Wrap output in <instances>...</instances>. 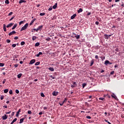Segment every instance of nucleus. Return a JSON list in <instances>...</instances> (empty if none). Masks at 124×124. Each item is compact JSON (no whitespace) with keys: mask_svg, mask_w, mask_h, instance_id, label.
Wrapping results in <instances>:
<instances>
[{"mask_svg":"<svg viewBox=\"0 0 124 124\" xmlns=\"http://www.w3.org/2000/svg\"><path fill=\"white\" fill-rule=\"evenodd\" d=\"M29 27V23H26L22 28L20 29V31H25V30H27V28Z\"/></svg>","mask_w":124,"mask_h":124,"instance_id":"nucleus-1","label":"nucleus"},{"mask_svg":"<svg viewBox=\"0 0 124 124\" xmlns=\"http://www.w3.org/2000/svg\"><path fill=\"white\" fill-rule=\"evenodd\" d=\"M42 28H43V25H41L38 27V28L36 29V32H37L39 31H41Z\"/></svg>","mask_w":124,"mask_h":124,"instance_id":"nucleus-2","label":"nucleus"},{"mask_svg":"<svg viewBox=\"0 0 124 124\" xmlns=\"http://www.w3.org/2000/svg\"><path fill=\"white\" fill-rule=\"evenodd\" d=\"M8 118V116L6 114H4V116L2 117V120H6Z\"/></svg>","mask_w":124,"mask_h":124,"instance_id":"nucleus-3","label":"nucleus"},{"mask_svg":"<svg viewBox=\"0 0 124 124\" xmlns=\"http://www.w3.org/2000/svg\"><path fill=\"white\" fill-rule=\"evenodd\" d=\"M58 93H59L58 92L54 91L52 93V95H53L54 96H57V95H58Z\"/></svg>","mask_w":124,"mask_h":124,"instance_id":"nucleus-4","label":"nucleus"},{"mask_svg":"<svg viewBox=\"0 0 124 124\" xmlns=\"http://www.w3.org/2000/svg\"><path fill=\"white\" fill-rule=\"evenodd\" d=\"M34 62H35V60L32 59L30 62L29 64H33Z\"/></svg>","mask_w":124,"mask_h":124,"instance_id":"nucleus-5","label":"nucleus"},{"mask_svg":"<svg viewBox=\"0 0 124 124\" xmlns=\"http://www.w3.org/2000/svg\"><path fill=\"white\" fill-rule=\"evenodd\" d=\"M35 20H36V19L34 18L33 19H32L31 22L30 23V26H31L32 25V24H33V23L34 22V21H35Z\"/></svg>","mask_w":124,"mask_h":124,"instance_id":"nucleus-6","label":"nucleus"},{"mask_svg":"<svg viewBox=\"0 0 124 124\" xmlns=\"http://www.w3.org/2000/svg\"><path fill=\"white\" fill-rule=\"evenodd\" d=\"M15 33H16V31H13L9 33V35L10 36L12 35V34H15Z\"/></svg>","mask_w":124,"mask_h":124,"instance_id":"nucleus-7","label":"nucleus"},{"mask_svg":"<svg viewBox=\"0 0 124 124\" xmlns=\"http://www.w3.org/2000/svg\"><path fill=\"white\" fill-rule=\"evenodd\" d=\"M20 112H21V109H19L17 112L16 114V117H18L19 116V114L20 113Z\"/></svg>","mask_w":124,"mask_h":124,"instance_id":"nucleus-8","label":"nucleus"},{"mask_svg":"<svg viewBox=\"0 0 124 124\" xmlns=\"http://www.w3.org/2000/svg\"><path fill=\"white\" fill-rule=\"evenodd\" d=\"M77 15H76V14H74L73 16H71V20H73V19H74L75 18V17H76Z\"/></svg>","mask_w":124,"mask_h":124,"instance_id":"nucleus-9","label":"nucleus"},{"mask_svg":"<svg viewBox=\"0 0 124 124\" xmlns=\"http://www.w3.org/2000/svg\"><path fill=\"white\" fill-rule=\"evenodd\" d=\"M57 5H58V3H55V4L52 7L53 9H56V8H57Z\"/></svg>","mask_w":124,"mask_h":124,"instance_id":"nucleus-10","label":"nucleus"},{"mask_svg":"<svg viewBox=\"0 0 124 124\" xmlns=\"http://www.w3.org/2000/svg\"><path fill=\"white\" fill-rule=\"evenodd\" d=\"M23 2H27V1L25 0H20L19 1V3L21 4V3H23Z\"/></svg>","mask_w":124,"mask_h":124,"instance_id":"nucleus-11","label":"nucleus"},{"mask_svg":"<svg viewBox=\"0 0 124 124\" xmlns=\"http://www.w3.org/2000/svg\"><path fill=\"white\" fill-rule=\"evenodd\" d=\"M12 26H13V23H10L6 26V28H10V27H12Z\"/></svg>","mask_w":124,"mask_h":124,"instance_id":"nucleus-12","label":"nucleus"},{"mask_svg":"<svg viewBox=\"0 0 124 124\" xmlns=\"http://www.w3.org/2000/svg\"><path fill=\"white\" fill-rule=\"evenodd\" d=\"M111 97H113L114 98V99H117V96H116V95L115 94H111Z\"/></svg>","mask_w":124,"mask_h":124,"instance_id":"nucleus-13","label":"nucleus"},{"mask_svg":"<svg viewBox=\"0 0 124 124\" xmlns=\"http://www.w3.org/2000/svg\"><path fill=\"white\" fill-rule=\"evenodd\" d=\"M81 12H83V9L82 8H79L78 10V13H80Z\"/></svg>","mask_w":124,"mask_h":124,"instance_id":"nucleus-14","label":"nucleus"},{"mask_svg":"<svg viewBox=\"0 0 124 124\" xmlns=\"http://www.w3.org/2000/svg\"><path fill=\"white\" fill-rule=\"evenodd\" d=\"M75 37H76L77 39H79V38H80V35L75 34Z\"/></svg>","mask_w":124,"mask_h":124,"instance_id":"nucleus-15","label":"nucleus"},{"mask_svg":"<svg viewBox=\"0 0 124 124\" xmlns=\"http://www.w3.org/2000/svg\"><path fill=\"white\" fill-rule=\"evenodd\" d=\"M105 39H108L109 35L108 34H105L104 35Z\"/></svg>","mask_w":124,"mask_h":124,"instance_id":"nucleus-16","label":"nucleus"},{"mask_svg":"<svg viewBox=\"0 0 124 124\" xmlns=\"http://www.w3.org/2000/svg\"><path fill=\"white\" fill-rule=\"evenodd\" d=\"M16 121H17V118H15L12 122L11 123V124H14V123H15V122H16Z\"/></svg>","mask_w":124,"mask_h":124,"instance_id":"nucleus-17","label":"nucleus"},{"mask_svg":"<svg viewBox=\"0 0 124 124\" xmlns=\"http://www.w3.org/2000/svg\"><path fill=\"white\" fill-rule=\"evenodd\" d=\"M42 54H43L42 52H39L38 53V54H37L36 55V57H39V56H40V55H42Z\"/></svg>","mask_w":124,"mask_h":124,"instance_id":"nucleus-18","label":"nucleus"},{"mask_svg":"<svg viewBox=\"0 0 124 124\" xmlns=\"http://www.w3.org/2000/svg\"><path fill=\"white\" fill-rule=\"evenodd\" d=\"M3 31H6V26H5V24H3Z\"/></svg>","mask_w":124,"mask_h":124,"instance_id":"nucleus-19","label":"nucleus"},{"mask_svg":"<svg viewBox=\"0 0 124 124\" xmlns=\"http://www.w3.org/2000/svg\"><path fill=\"white\" fill-rule=\"evenodd\" d=\"M22 75H23V74H19L18 75H17V78H18V79H20V78H21V77H22Z\"/></svg>","mask_w":124,"mask_h":124,"instance_id":"nucleus-20","label":"nucleus"},{"mask_svg":"<svg viewBox=\"0 0 124 124\" xmlns=\"http://www.w3.org/2000/svg\"><path fill=\"white\" fill-rule=\"evenodd\" d=\"M24 118L20 119L19 124H22L23 122H24Z\"/></svg>","mask_w":124,"mask_h":124,"instance_id":"nucleus-21","label":"nucleus"},{"mask_svg":"<svg viewBox=\"0 0 124 124\" xmlns=\"http://www.w3.org/2000/svg\"><path fill=\"white\" fill-rule=\"evenodd\" d=\"M17 27V24H16L14 25L13 28H12V30H15L16 28Z\"/></svg>","mask_w":124,"mask_h":124,"instance_id":"nucleus-22","label":"nucleus"},{"mask_svg":"<svg viewBox=\"0 0 124 124\" xmlns=\"http://www.w3.org/2000/svg\"><path fill=\"white\" fill-rule=\"evenodd\" d=\"M105 64H106V65H107V64H109V61L106 60L105 62Z\"/></svg>","mask_w":124,"mask_h":124,"instance_id":"nucleus-23","label":"nucleus"},{"mask_svg":"<svg viewBox=\"0 0 124 124\" xmlns=\"http://www.w3.org/2000/svg\"><path fill=\"white\" fill-rule=\"evenodd\" d=\"M39 45H40V43H39V42H37L35 44V46L37 47L39 46Z\"/></svg>","mask_w":124,"mask_h":124,"instance_id":"nucleus-24","label":"nucleus"},{"mask_svg":"<svg viewBox=\"0 0 124 124\" xmlns=\"http://www.w3.org/2000/svg\"><path fill=\"white\" fill-rule=\"evenodd\" d=\"M4 93H8V89H4Z\"/></svg>","mask_w":124,"mask_h":124,"instance_id":"nucleus-25","label":"nucleus"},{"mask_svg":"<svg viewBox=\"0 0 124 124\" xmlns=\"http://www.w3.org/2000/svg\"><path fill=\"white\" fill-rule=\"evenodd\" d=\"M93 60H92L90 63V66H92L93 64Z\"/></svg>","mask_w":124,"mask_h":124,"instance_id":"nucleus-26","label":"nucleus"},{"mask_svg":"<svg viewBox=\"0 0 124 124\" xmlns=\"http://www.w3.org/2000/svg\"><path fill=\"white\" fill-rule=\"evenodd\" d=\"M46 41H50V40H51V38L48 37H47V38L46 39Z\"/></svg>","mask_w":124,"mask_h":124,"instance_id":"nucleus-27","label":"nucleus"},{"mask_svg":"<svg viewBox=\"0 0 124 124\" xmlns=\"http://www.w3.org/2000/svg\"><path fill=\"white\" fill-rule=\"evenodd\" d=\"M36 38H37L36 36H33L32 39L33 41H34V40H35V39H36Z\"/></svg>","mask_w":124,"mask_h":124,"instance_id":"nucleus-28","label":"nucleus"},{"mask_svg":"<svg viewBox=\"0 0 124 124\" xmlns=\"http://www.w3.org/2000/svg\"><path fill=\"white\" fill-rule=\"evenodd\" d=\"M40 64V62H37L35 63V65H39Z\"/></svg>","mask_w":124,"mask_h":124,"instance_id":"nucleus-29","label":"nucleus"},{"mask_svg":"<svg viewBox=\"0 0 124 124\" xmlns=\"http://www.w3.org/2000/svg\"><path fill=\"white\" fill-rule=\"evenodd\" d=\"M48 70H50V71H54V69L52 67H49L48 68Z\"/></svg>","mask_w":124,"mask_h":124,"instance_id":"nucleus-30","label":"nucleus"},{"mask_svg":"<svg viewBox=\"0 0 124 124\" xmlns=\"http://www.w3.org/2000/svg\"><path fill=\"white\" fill-rule=\"evenodd\" d=\"M5 3H6V4H9V0H5Z\"/></svg>","mask_w":124,"mask_h":124,"instance_id":"nucleus-31","label":"nucleus"},{"mask_svg":"<svg viewBox=\"0 0 124 124\" xmlns=\"http://www.w3.org/2000/svg\"><path fill=\"white\" fill-rule=\"evenodd\" d=\"M41 96H42V97H45V95H44V93H41Z\"/></svg>","mask_w":124,"mask_h":124,"instance_id":"nucleus-32","label":"nucleus"},{"mask_svg":"<svg viewBox=\"0 0 124 124\" xmlns=\"http://www.w3.org/2000/svg\"><path fill=\"white\" fill-rule=\"evenodd\" d=\"M45 15V13H41L40 14V16H44Z\"/></svg>","mask_w":124,"mask_h":124,"instance_id":"nucleus-33","label":"nucleus"},{"mask_svg":"<svg viewBox=\"0 0 124 124\" xmlns=\"http://www.w3.org/2000/svg\"><path fill=\"white\" fill-rule=\"evenodd\" d=\"M25 43L24 41H22L20 43L21 46H23V45H25Z\"/></svg>","mask_w":124,"mask_h":124,"instance_id":"nucleus-34","label":"nucleus"},{"mask_svg":"<svg viewBox=\"0 0 124 124\" xmlns=\"http://www.w3.org/2000/svg\"><path fill=\"white\" fill-rule=\"evenodd\" d=\"M0 66L1 67L4 66V63H0Z\"/></svg>","mask_w":124,"mask_h":124,"instance_id":"nucleus-35","label":"nucleus"},{"mask_svg":"<svg viewBox=\"0 0 124 124\" xmlns=\"http://www.w3.org/2000/svg\"><path fill=\"white\" fill-rule=\"evenodd\" d=\"M86 85H87V84H86V83L82 84V88H84L85 87H86Z\"/></svg>","mask_w":124,"mask_h":124,"instance_id":"nucleus-36","label":"nucleus"},{"mask_svg":"<svg viewBox=\"0 0 124 124\" xmlns=\"http://www.w3.org/2000/svg\"><path fill=\"white\" fill-rule=\"evenodd\" d=\"M4 98V96H3V95L0 96L1 100H2Z\"/></svg>","mask_w":124,"mask_h":124,"instance_id":"nucleus-37","label":"nucleus"},{"mask_svg":"<svg viewBox=\"0 0 124 124\" xmlns=\"http://www.w3.org/2000/svg\"><path fill=\"white\" fill-rule=\"evenodd\" d=\"M114 73H115V71H112L110 72V75H113L114 74Z\"/></svg>","mask_w":124,"mask_h":124,"instance_id":"nucleus-38","label":"nucleus"},{"mask_svg":"<svg viewBox=\"0 0 124 124\" xmlns=\"http://www.w3.org/2000/svg\"><path fill=\"white\" fill-rule=\"evenodd\" d=\"M28 114H29V115L31 114V110H28Z\"/></svg>","mask_w":124,"mask_h":124,"instance_id":"nucleus-39","label":"nucleus"},{"mask_svg":"<svg viewBox=\"0 0 124 124\" xmlns=\"http://www.w3.org/2000/svg\"><path fill=\"white\" fill-rule=\"evenodd\" d=\"M12 46L13 47V48H15V47H16V44H14L12 45Z\"/></svg>","mask_w":124,"mask_h":124,"instance_id":"nucleus-40","label":"nucleus"},{"mask_svg":"<svg viewBox=\"0 0 124 124\" xmlns=\"http://www.w3.org/2000/svg\"><path fill=\"white\" fill-rule=\"evenodd\" d=\"M63 103H64L63 102L62 103L60 102L59 104L60 105V106H62V105H63Z\"/></svg>","mask_w":124,"mask_h":124,"instance_id":"nucleus-41","label":"nucleus"},{"mask_svg":"<svg viewBox=\"0 0 124 124\" xmlns=\"http://www.w3.org/2000/svg\"><path fill=\"white\" fill-rule=\"evenodd\" d=\"M53 9V7H50V8L48 9V11H51Z\"/></svg>","mask_w":124,"mask_h":124,"instance_id":"nucleus-42","label":"nucleus"},{"mask_svg":"<svg viewBox=\"0 0 124 124\" xmlns=\"http://www.w3.org/2000/svg\"><path fill=\"white\" fill-rule=\"evenodd\" d=\"M49 77H50L52 79H56V78L55 77H53L52 75L49 76Z\"/></svg>","mask_w":124,"mask_h":124,"instance_id":"nucleus-43","label":"nucleus"},{"mask_svg":"<svg viewBox=\"0 0 124 124\" xmlns=\"http://www.w3.org/2000/svg\"><path fill=\"white\" fill-rule=\"evenodd\" d=\"M86 119H92V117H91V116H86Z\"/></svg>","mask_w":124,"mask_h":124,"instance_id":"nucleus-44","label":"nucleus"},{"mask_svg":"<svg viewBox=\"0 0 124 124\" xmlns=\"http://www.w3.org/2000/svg\"><path fill=\"white\" fill-rule=\"evenodd\" d=\"M9 93L10 94H12V93H13L12 90H10Z\"/></svg>","mask_w":124,"mask_h":124,"instance_id":"nucleus-45","label":"nucleus"},{"mask_svg":"<svg viewBox=\"0 0 124 124\" xmlns=\"http://www.w3.org/2000/svg\"><path fill=\"white\" fill-rule=\"evenodd\" d=\"M15 18V16H12L9 20V21H12L13 19H14Z\"/></svg>","mask_w":124,"mask_h":124,"instance_id":"nucleus-46","label":"nucleus"},{"mask_svg":"<svg viewBox=\"0 0 124 124\" xmlns=\"http://www.w3.org/2000/svg\"><path fill=\"white\" fill-rule=\"evenodd\" d=\"M13 14V12H11L9 14H8V16H10L11 15H12Z\"/></svg>","mask_w":124,"mask_h":124,"instance_id":"nucleus-47","label":"nucleus"},{"mask_svg":"<svg viewBox=\"0 0 124 124\" xmlns=\"http://www.w3.org/2000/svg\"><path fill=\"white\" fill-rule=\"evenodd\" d=\"M99 100H104V98L103 97H101L99 98Z\"/></svg>","mask_w":124,"mask_h":124,"instance_id":"nucleus-48","label":"nucleus"},{"mask_svg":"<svg viewBox=\"0 0 124 124\" xmlns=\"http://www.w3.org/2000/svg\"><path fill=\"white\" fill-rule=\"evenodd\" d=\"M6 81V79H4L3 81H2V84H5Z\"/></svg>","mask_w":124,"mask_h":124,"instance_id":"nucleus-49","label":"nucleus"},{"mask_svg":"<svg viewBox=\"0 0 124 124\" xmlns=\"http://www.w3.org/2000/svg\"><path fill=\"white\" fill-rule=\"evenodd\" d=\"M16 93H19V90H17V89H16Z\"/></svg>","mask_w":124,"mask_h":124,"instance_id":"nucleus-50","label":"nucleus"},{"mask_svg":"<svg viewBox=\"0 0 124 124\" xmlns=\"http://www.w3.org/2000/svg\"><path fill=\"white\" fill-rule=\"evenodd\" d=\"M19 38L18 37V36H16L14 37V39H15L16 40H17V39H18Z\"/></svg>","mask_w":124,"mask_h":124,"instance_id":"nucleus-51","label":"nucleus"},{"mask_svg":"<svg viewBox=\"0 0 124 124\" xmlns=\"http://www.w3.org/2000/svg\"><path fill=\"white\" fill-rule=\"evenodd\" d=\"M101 60H102V61H103V60H105V57H101Z\"/></svg>","mask_w":124,"mask_h":124,"instance_id":"nucleus-52","label":"nucleus"},{"mask_svg":"<svg viewBox=\"0 0 124 124\" xmlns=\"http://www.w3.org/2000/svg\"><path fill=\"white\" fill-rule=\"evenodd\" d=\"M6 42L7 43H10V40H9V39L7 40Z\"/></svg>","mask_w":124,"mask_h":124,"instance_id":"nucleus-53","label":"nucleus"},{"mask_svg":"<svg viewBox=\"0 0 124 124\" xmlns=\"http://www.w3.org/2000/svg\"><path fill=\"white\" fill-rule=\"evenodd\" d=\"M23 23H24V22L23 21L19 22V26H21V24H23Z\"/></svg>","mask_w":124,"mask_h":124,"instance_id":"nucleus-54","label":"nucleus"},{"mask_svg":"<svg viewBox=\"0 0 124 124\" xmlns=\"http://www.w3.org/2000/svg\"><path fill=\"white\" fill-rule=\"evenodd\" d=\"M48 109V108L47 107H44V110H47Z\"/></svg>","mask_w":124,"mask_h":124,"instance_id":"nucleus-55","label":"nucleus"},{"mask_svg":"<svg viewBox=\"0 0 124 124\" xmlns=\"http://www.w3.org/2000/svg\"><path fill=\"white\" fill-rule=\"evenodd\" d=\"M99 24V22H98V21L95 22V25H98Z\"/></svg>","mask_w":124,"mask_h":124,"instance_id":"nucleus-56","label":"nucleus"},{"mask_svg":"<svg viewBox=\"0 0 124 124\" xmlns=\"http://www.w3.org/2000/svg\"><path fill=\"white\" fill-rule=\"evenodd\" d=\"M15 67H18V64H16L14 65Z\"/></svg>","mask_w":124,"mask_h":124,"instance_id":"nucleus-57","label":"nucleus"},{"mask_svg":"<svg viewBox=\"0 0 124 124\" xmlns=\"http://www.w3.org/2000/svg\"><path fill=\"white\" fill-rule=\"evenodd\" d=\"M73 85H74V86H75V85H76V82L74 81L73 82Z\"/></svg>","mask_w":124,"mask_h":124,"instance_id":"nucleus-58","label":"nucleus"},{"mask_svg":"<svg viewBox=\"0 0 124 124\" xmlns=\"http://www.w3.org/2000/svg\"><path fill=\"white\" fill-rule=\"evenodd\" d=\"M66 100H67L66 98H65L64 101H63V102L64 103V102H65V101H66Z\"/></svg>","mask_w":124,"mask_h":124,"instance_id":"nucleus-59","label":"nucleus"},{"mask_svg":"<svg viewBox=\"0 0 124 124\" xmlns=\"http://www.w3.org/2000/svg\"><path fill=\"white\" fill-rule=\"evenodd\" d=\"M115 51H116V52H118V51H119V48H116L115 49Z\"/></svg>","mask_w":124,"mask_h":124,"instance_id":"nucleus-60","label":"nucleus"},{"mask_svg":"<svg viewBox=\"0 0 124 124\" xmlns=\"http://www.w3.org/2000/svg\"><path fill=\"white\" fill-rule=\"evenodd\" d=\"M120 0H115V1L116 2H120Z\"/></svg>","mask_w":124,"mask_h":124,"instance_id":"nucleus-61","label":"nucleus"},{"mask_svg":"<svg viewBox=\"0 0 124 124\" xmlns=\"http://www.w3.org/2000/svg\"><path fill=\"white\" fill-rule=\"evenodd\" d=\"M95 59H98V56L97 55L95 56Z\"/></svg>","mask_w":124,"mask_h":124,"instance_id":"nucleus-62","label":"nucleus"},{"mask_svg":"<svg viewBox=\"0 0 124 124\" xmlns=\"http://www.w3.org/2000/svg\"><path fill=\"white\" fill-rule=\"evenodd\" d=\"M10 113H11V111L6 112V114H10Z\"/></svg>","mask_w":124,"mask_h":124,"instance_id":"nucleus-63","label":"nucleus"},{"mask_svg":"<svg viewBox=\"0 0 124 124\" xmlns=\"http://www.w3.org/2000/svg\"><path fill=\"white\" fill-rule=\"evenodd\" d=\"M14 114H15L14 112H13L11 114L12 116H14Z\"/></svg>","mask_w":124,"mask_h":124,"instance_id":"nucleus-64","label":"nucleus"}]
</instances>
